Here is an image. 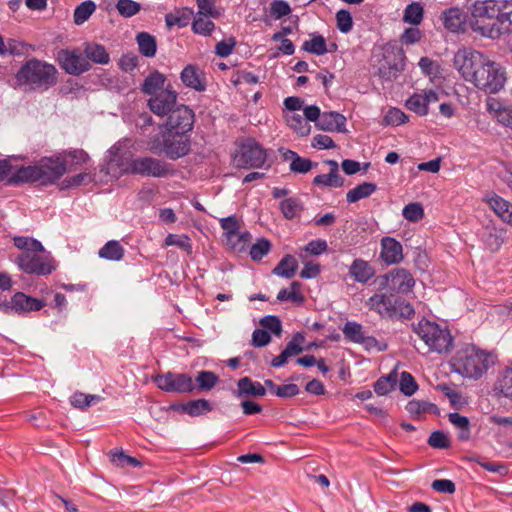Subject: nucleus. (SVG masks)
<instances>
[{
  "mask_svg": "<svg viewBox=\"0 0 512 512\" xmlns=\"http://www.w3.org/2000/svg\"><path fill=\"white\" fill-rule=\"evenodd\" d=\"M271 249V243L265 239L261 238L254 243L250 249V257L253 260H261Z\"/></svg>",
  "mask_w": 512,
  "mask_h": 512,
  "instance_id": "0e129e2a",
  "label": "nucleus"
},
{
  "mask_svg": "<svg viewBox=\"0 0 512 512\" xmlns=\"http://www.w3.org/2000/svg\"><path fill=\"white\" fill-rule=\"evenodd\" d=\"M183 412L190 416H199L212 410V406L208 400L197 399L191 400L182 406Z\"/></svg>",
  "mask_w": 512,
  "mask_h": 512,
  "instance_id": "a18cd8bd",
  "label": "nucleus"
},
{
  "mask_svg": "<svg viewBox=\"0 0 512 512\" xmlns=\"http://www.w3.org/2000/svg\"><path fill=\"white\" fill-rule=\"evenodd\" d=\"M14 245L22 250V252H44V247L41 242L30 237H15Z\"/></svg>",
  "mask_w": 512,
  "mask_h": 512,
  "instance_id": "3c124183",
  "label": "nucleus"
},
{
  "mask_svg": "<svg viewBox=\"0 0 512 512\" xmlns=\"http://www.w3.org/2000/svg\"><path fill=\"white\" fill-rule=\"evenodd\" d=\"M399 389L406 396H411L417 391L418 384L409 372L401 373Z\"/></svg>",
  "mask_w": 512,
  "mask_h": 512,
  "instance_id": "13d9d810",
  "label": "nucleus"
},
{
  "mask_svg": "<svg viewBox=\"0 0 512 512\" xmlns=\"http://www.w3.org/2000/svg\"><path fill=\"white\" fill-rule=\"evenodd\" d=\"M194 16V11L190 8H178L173 12H170L165 15V23L169 29L174 26L178 28H184L189 23L191 18Z\"/></svg>",
  "mask_w": 512,
  "mask_h": 512,
  "instance_id": "bb28decb",
  "label": "nucleus"
},
{
  "mask_svg": "<svg viewBox=\"0 0 512 512\" xmlns=\"http://www.w3.org/2000/svg\"><path fill=\"white\" fill-rule=\"evenodd\" d=\"M485 201L502 220L512 209V204L496 193L487 194Z\"/></svg>",
  "mask_w": 512,
  "mask_h": 512,
  "instance_id": "72a5a7b5",
  "label": "nucleus"
},
{
  "mask_svg": "<svg viewBox=\"0 0 512 512\" xmlns=\"http://www.w3.org/2000/svg\"><path fill=\"white\" fill-rule=\"evenodd\" d=\"M475 21V16L468 19V14L459 8L450 7V32H465L468 27L472 29L471 22Z\"/></svg>",
  "mask_w": 512,
  "mask_h": 512,
  "instance_id": "a878e982",
  "label": "nucleus"
},
{
  "mask_svg": "<svg viewBox=\"0 0 512 512\" xmlns=\"http://www.w3.org/2000/svg\"><path fill=\"white\" fill-rule=\"evenodd\" d=\"M317 128L329 132H344L346 127V118L338 112H323Z\"/></svg>",
  "mask_w": 512,
  "mask_h": 512,
  "instance_id": "412c9836",
  "label": "nucleus"
},
{
  "mask_svg": "<svg viewBox=\"0 0 512 512\" xmlns=\"http://www.w3.org/2000/svg\"><path fill=\"white\" fill-rule=\"evenodd\" d=\"M472 30L497 39L512 32V0H484L474 4Z\"/></svg>",
  "mask_w": 512,
  "mask_h": 512,
  "instance_id": "f03ea898",
  "label": "nucleus"
},
{
  "mask_svg": "<svg viewBox=\"0 0 512 512\" xmlns=\"http://www.w3.org/2000/svg\"><path fill=\"white\" fill-rule=\"evenodd\" d=\"M96 4L92 0H87L78 5L73 14L74 23L82 25L95 12Z\"/></svg>",
  "mask_w": 512,
  "mask_h": 512,
  "instance_id": "de8ad7c7",
  "label": "nucleus"
},
{
  "mask_svg": "<svg viewBox=\"0 0 512 512\" xmlns=\"http://www.w3.org/2000/svg\"><path fill=\"white\" fill-rule=\"evenodd\" d=\"M413 330L431 351L442 353L448 350V330L441 329L437 323L422 319Z\"/></svg>",
  "mask_w": 512,
  "mask_h": 512,
  "instance_id": "1a4fd4ad",
  "label": "nucleus"
},
{
  "mask_svg": "<svg viewBox=\"0 0 512 512\" xmlns=\"http://www.w3.org/2000/svg\"><path fill=\"white\" fill-rule=\"evenodd\" d=\"M453 63L455 69L466 81L486 93L494 94L504 88L505 69L479 51L459 50L454 55Z\"/></svg>",
  "mask_w": 512,
  "mask_h": 512,
  "instance_id": "f257e3e1",
  "label": "nucleus"
},
{
  "mask_svg": "<svg viewBox=\"0 0 512 512\" xmlns=\"http://www.w3.org/2000/svg\"><path fill=\"white\" fill-rule=\"evenodd\" d=\"M313 184L317 186L338 188L343 186L344 179L339 173L329 172L328 174L317 175L313 179Z\"/></svg>",
  "mask_w": 512,
  "mask_h": 512,
  "instance_id": "09e8293b",
  "label": "nucleus"
},
{
  "mask_svg": "<svg viewBox=\"0 0 512 512\" xmlns=\"http://www.w3.org/2000/svg\"><path fill=\"white\" fill-rule=\"evenodd\" d=\"M424 16V9L419 2H412L408 4L404 10L403 21L405 23L417 26L419 25Z\"/></svg>",
  "mask_w": 512,
  "mask_h": 512,
  "instance_id": "a19ab883",
  "label": "nucleus"
},
{
  "mask_svg": "<svg viewBox=\"0 0 512 512\" xmlns=\"http://www.w3.org/2000/svg\"><path fill=\"white\" fill-rule=\"evenodd\" d=\"M377 189L376 184L371 182H364L362 184L357 185L350 191H348L346 195L347 202L355 203L361 199L369 197L373 194Z\"/></svg>",
  "mask_w": 512,
  "mask_h": 512,
  "instance_id": "4c0bfd02",
  "label": "nucleus"
},
{
  "mask_svg": "<svg viewBox=\"0 0 512 512\" xmlns=\"http://www.w3.org/2000/svg\"><path fill=\"white\" fill-rule=\"evenodd\" d=\"M237 387L238 389L235 392L237 397L243 395L264 396L266 394L265 387L259 382L252 381L249 377L239 379Z\"/></svg>",
  "mask_w": 512,
  "mask_h": 512,
  "instance_id": "c85d7f7f",
  "label": "nucleus"
},
{
  "mask_svg": "<svg viewBox=\"0 0 512 512\" xmlns=\"http://www.w3.org/2000/svg\"><path fill=\"white\" fill-rule=\"evenodd\" d=\"M379 287L390 292L407 294L414 285L413 275L405 268H394L378 277Z\"/></svg>",
  "mask_w": 512,
  "mask_h": 512,
  "instance_id": "9d476101",
  "label": "nucleus"
},
{
  "mask_svg": "<svg viewBox=\"0 0 512 512\" xmlns=\"http://www.w3.org/2000/svg\"><path fill=\"white\" fill-rule=\"evenodd\" d=\"M285 118L288 126L292 128L298 135L307 136L310 133L311 126L300 114L289 113L286 114Z\"/></svg>",
  "mask_w": 512,
  "mask_h": 512,
  "instance_id": "79ce46f5",
  "label": "nucleus"
},
{
  "mask_svg": "<svg viewBox=\"0 0 512 512\" xmlns=\"http://www.w3.org/2000/svg\"><path fill=\"white\" fill-rule=\"evenodd\" d=\"M481 240L490 251H497L503 244L504 237L495 227L487 226L481 233Z\"/></svg>",
  "mask_w": 512,
  "mask_h": 512,
  "instance_id": "c756f323",
  "label": "nucleus"
},
{
  "mask_svg": "<svg viewBox=\"0 0 512 512\" xmlns=\"http://www.w3.org/2000/svg\"><path fill=\"white\" fill-rule=\"evenodd\" d=\"M198 6V16H205L211 18H219L221 13L215 7V3L213 0H196Z\"/></svg>",
  "mask_w": 512,
  "mask_h": 512,
  "instance_id": "bf43d9fd",
  "label": "nucleus"
},
{
  "mask_svg": "<svg viewBox=\"0 0 512 512\" xmlns=\"http://www.w3.org/2000/svg\"><path fill=\"white\" fill-rule=\"evenodd\" d=\"M397 384V373L390 372L387 376L380 377L374 384V391L379 396L387 395Z\"/></svg>",
  "mask_w": 512,
  "mask_h": 512,
  "instance_id": "49530a36",
  "label": "nucleus"
},
{
  "mask_svg": "<svg viewBox=\"0 0 512 512\" xmlns=\"http://www.w3.org/2000/svg\"><path fill=\"white\" fill-rule=\"evenodd\" d=\"M298 264L296 259L292 255H286L283 257L277 266L273 269L275 275L290 279L294 277Z\"/></svg>",
  "mask_w": 512,
  "mask_h": 512,
  "instance_id": "e433bc0d",
  "label": "nucleus"
},
{
  "mask_svg": "<svg viewBox=\"0 0 512 512\" xmlns=\"http://www.w3.org/2000/svg\"><path fill=\"white\" fill-rule=\"evenodd\" d=\"M180 78L183 84L196 91H204L203 73L195 65H187L181 72Z\"/></svg>",
  "mask_w": 512,
  "mask_h": 512,
  "instance_id": "4be33fe9",
  "label": "nucleus"
},
{
  "mask_svg": "<svg viewBox=\"0 0 512 512\" xmlns=\"http://www.w3.org/2000/svg\"><path fill=\"white\" fill-rule=\"evenodd\" d=\"M374 57L377 58L376 74L384 82L396 80L405 69V53L395 45L385 44L381 47V53Z\"/></svg>",
  "mask_w": 512,
  "mask_h": 512,
  "instance_id": "0eeeda50",
  "label": "nucleus"
},
{
  "mask_svg": "<svg viewBox=\"0 0 512 512\" xmlns=\"http://www.w3.org/2000/svg\"><path fill=\"white\" fill-rule=\"evenodd\" d=\"M214 28V23L207 19V17H201L198 15L194 17V21L192 22V30L194 33L203 36H209L213 32Z\"/></svg>",
  "mask_w": 512,
  "mask_h": 512,
  "instance_id": "603ef678",
  "label": "nucleus"
},
{
  "mask_svg": "<svg viewBox=\"0 0 512 512\" xmlns=\"http://www.w3.org/2000/svg\"><path fill=\"white\" fill-rule=\"evenodd\" d=\"M402 215L408 221L417 222L424 217V210L420 203L413 202L403 208Z\"/></svg>",
  "mask_w": 512,
  "mask_h": 512,
  "instance_id": "052dcab7",
  "label": "nucleus"
},
{
  "mask_svg": "<svg viewBox=\"0 0 512 512\" xmlns=\"http://www.w3.org/2000/svg\"><path fill=\"white\" fill-rule=\"evenodd\" d=\"M300 283L297 281H294L290 285V290L287 289H281L277 295V299L279 301H293V302H302L303 296L300 293Z\"/></svg>",
  "mask_w": 512,
  "mask_h": 512,
  "instance_id": "4d7b16f0",
  "label": "nucleus"
},
{
  "mask_svg": "<svg viewBox=\"0 0 512 512\" xmlns=\"http://www.w3.org/2000/svg\"><path fill=\"white\" fill-rule=\"evenodd\" d=\"M101 400L99 395L94 394H85V393H75L71 397V404L75 408L84 409L92 404L98 403Z\"/></svg>",
  "mask_w": 512,
  "mask_h": 512,
  "instance_id": "864d4df0",
  "label": "nucleus"
},
{
  "mask_svg": "<svg viewBox=\"0 0 512 512\" xmlns=\"http://www.w3.org/2000/svg\"><path fill=\"white\" fill-rule=\"evenodd\" d=\"M7 56L22 57L30 55L34 50L35 46L27 42L9 38L7 40Z\"/></svg>",
  "mask_w": 512,
  "mask_h": 512,
  "instance_id": "c9c22d12",
  "label": "nucleus"
},
{
  "mask_svg": "<svg viewBox=\"0 0 512 512\" xmlns=\"http://www.w3.org/2000/svg\"><path fill=\"white\" fill-rule=\"evenodd\" d=\"M266 159V151L254 140L244 142L234 156V162L239 168H261Z\"/></svg>",
  "mask_w": 512,
  "mask_h": 512,
  "instance_id": "9b49d317",
  "label": "nucleus"
},
{
  "mask_svg": "<svg viewBox=\"0 0 512 512\" xmlns=\"http://www.w3.org/2000/svg\"><path fill=\"white\" fill-rule=\"evenodd\" d=\"M125 172L143 177L163 178L173 173L171 165L151 156L137 157L129 161Z\"/></svg>",
  "mask_w": 512,
  "mask_h": 512,
  "instance_id": "6e6552de",
  "label": "nucleus"
},
{
  "mask_svg": "<svg viewBox=\"0 0 512 512\" xmlns=\"http://www.w3.org/2000/svg\"><path fill=\"white\" fill-rule=\"evenodd\" d=\"M283 158L285 161L290 162V170L295 173L305 174L309 172L313 166L317 165V163H313L308 158L300 157L296 152L289 149L283 152Z\"/></svg>",
  "mask_w": 512,
  "mask_h": 512,
  "instance_id": "393cba45",
  "label": "nucleus"
},
{
  "mask_svg": "<svg viewBox=\"0 0 512 512\" xmlns=\"http://www.w3.org/2000/svg\"><path fill=\"white\" fill-rule=\"evenodd\" d=\"M219 377L212 371L202 370L198 372L195 383L199 391H210L218 383Z\"/></svg>",
  "mask_w": 512,
  "mask_h": 512,
  "instance_id": "c03bdc74",
  "label": "nucleus"
},
{
  "mask_svg": "<svg viewBox=\"0 0 512 512\" xmlns=\"http://www.w3.org/2000/svg\"><path fill=\"white\" fill-rule=\"evenodd\" d=\"M177 93L171 89L160 91L148 99L149 109L157 116H168L178 105Z\"/></svg>",
  "mask_w": 512,
  "mask_h": 512,
  "instance_id": "dca6fc26",
  "label": "nucleus"
},
{
  "mask_svg": "<svg viewBox=\"0 0 512 512\" xmlns=\"http://www.w3.org/2000/svg\"><path fill=\"white\" fill-rule=\"evenodd\" d=\"M380 259L387 265L398 264L403 260L402 244L393 237L381 239Z\"/></svg>",
  "mask_w": 512,
  "mask_h": 512,
  "instance_id": "f3484780",
  "label": "nucleus"
},
{
  "mask_svg": "<svg viewBox=\"0 0 512 512\" xmlns=\"http://www.w3.org/2000/svg\"><path fill=\"white\" fill-rule=\"evenodd\" d=\"M157 387L169 393H190L195 389V383L186 373L167 372L157 375L154 379Z\"/></svg>",
  "mask_w": 512,
  "mask_h": 512,
  "instance_id": "f8f14e48",
  "label": "nucleus"
},
{
  "mask_svg": "<svg viewBox=\"0 0 512 512\" xmlns=\"http://www.w3.org/2000/svg\"><path fill=\"white\" fill-rule=\"evenodd\" d=\"M85 57L98 64H108L110 61L109 54L105 47L100 44H88L85 48Z\"/></svg>",
  "mask_w": 512,
  "mask_h": 512,
  "instance_id": "ea45409f",
  "label": "nucleus"
},
{
  "mask_svg": "<svg viewBox=\"0 0 512 512\" xmlns=\"http://www.w3.org/2000/svg\"><path fill=\"white\" fill-rule=\"evenodd\" d=\"M349 274L355 281L359 283H367L374 276L375 270L369 262L358 258L352 262L349 268Z\"/></svg>",
  "mask_w": 512,
  "mask_h": 512,
  "instance_id": "b1692460",
  "label": "nucleus"
},
{
  "mask_svg": "<svg viewBox=\"0 0 512 512\" xmlns=\"http://www.w3.org/2000/svg\"><path fill=\"white\" fill-rule=\"evenodd\" d=\"M406 107L409 110H411L419 115H426L428 113V108L425 103L424 93L423 94L415 93L412 96H410L406 100Z\"/></svg>",
  "mask_w": 512,
  "mask_h": 512,
  "instance_id": "6e6d98bb",
  "label": "nucleus"
},
{
  "mask_svg": "<svg viewBox=\"0 0 512 512\" xmlns=\"http://www.w3.org/2000/svg\"><path fill=\"white\" fill-rule=\"evenodd\" d=\"M58 61L62 69L71 75H80L90 68L88 60L78 50H60Z\"/></svg>",
  "mask_w": 512,
  "mask_h": 512,
  "instance_id": "2eb2a0df",
  "label": "nucleus"
},
{
  "mask_svg": "<svg viewBox=\"0 0 512 512\" xmlns=\"http://www.w3.org/2000/svg\"><path fill=\"white\" fill-rule=\"evenodd\" d=\"M116 9L121 16L130 18L140 12L141 5L133 0H118Z\"/></svg>",
  "mask_w": 512,
  "mask_h": 512,
  "instance_id": "5fc2aeb1",
  "label": "nucleus"
},
{
  "mask_svg": "<svg viewBox=\"0 0 512 512\" xmlns=\"http://www.w3.org/2000/svg\"><path fill=\"white\" fill-rule=\"evenodd\" d=\"M260 324L268 333L271 332L277 336L282 333L281 321L277 316H265L261 319Z\"/></svg>",
  "mask_w": 512,
  "mask_h": 512,
  "instance_id": "774afa93",
  "label": "nucleus"
},
{
  "mask_svg": "<svg viewBox=\"0 0 512 512\" xmlns=\"http://www.w3.org/2000/svg\"><path fill=\"white\" fill-rule=\"evenodd\" d=\"M56 67L37 58L27 60L17 71L15 78L19 86L29 90L45 91L57 83Z\"/></svg>",
  "mask_w": 512,
  "mask_h": 512,
  "instance_id": "20e7f679",
  "label": "nucleus"
},
{
  "mask_svg": "<svg viewBox=\"0 0 512 512\" xmlns=\"http://www.w3.org/2000/svg\"><path fill=\"white\" fill-rule=\"evenodd\" d=\"M495 391L512 400V366L503 369L495 383Z\"/></svg>",
  "mask_w": 512,
  "mask_h": 512,
  "instance_id": "7c9ffc66",
  "label": "nucleus"
},
{
  "mask_svg": "<svg viewBox=\"0 0 512 512\" xmlns=\"http://www.w3.org/2000/svg\"><path fill=\"white\" fill-rule=\"evenodd\" d=\"M45 303L37 298L28 296L22 292L15 293L10 300V307L17 313L39 311Z\"/></svg>",
  "mask_w": 512,
  "mask_h": 512,
  "instance_id": "6ab92c4d",
  "label": "nucleus"
},
{
  "mask_svg": "<svg viewBox=\"0 0 512 512\" xmlns=\"http://www.w3.org/2000/svg\"><path fill=\"white\" fill-rule=\"evenodd\" d=\"M137 44L140 53L145 57H154L157 51V44L155 38L147 33L140 32L136 36Z\"/></svg>",
  "mask_w": 512,
  "mask_h": 512,
  "instance_id": "58836bf2",
  "label": "nucleus"
},
{
  "mask_svg": "<svg viewBox=\"0 0 512 512\" xmlns=\"http://www.w3.org/2000/svg\"><path fill=\"white\" fill-rule=\"evenodd\" d=\"M165 81L166 77L162 73L159 71H154L145 78L143 84L141 85V91L144 94L150 95V97L157 95L160 91L165 90Z\"/></svg>",
  "mask_w": 512,
  "mask_h": 512,
  "instance_id": "cd10ccee",
  "label": "nucleus"
},
{
  "mask_svg": "<svg viewBox=\"0 0 512 512\" xmlns=\"http://www.w3.org/2000/svg\"><path fill=\"white\" fill-rule=\"evenodd\" d=\"M337 28L342 33H349L353 28V19L348 10L341 9L336 13Z\"/></svg>",
  "mask_w": 512,
  "mask_h": 512,
  "instance_id": "e2e57ef3",
  "label": "nucleus"
},
{
  "mask_svg": "<svg viewBox=\"0 0 512 512\" xmlns=\"http://www.w3.org/2000/svg\"><path fill=\"white\" fill-rule=\"evenodd\" d=\"M408 121V116L398 108H390L384 116L386 125L398 126Z\"/></svg>",
  "mask_w": 512,
  "mask_h": 512,
  "instance_id": "338daca9",
  "label": "nucleus"
},
{
  "mask_svg": "<svg viewBox=\"0 0 512 512\" xmlns=\"http://www.w3.org/2000/svg\"><path fill=\"white\" fill-rule=\"evenodd\" d=\"M111 461L119 467L141 466V462L138 459L132 456H128L124 454L122 451H111Z\"/></svg>",
  "mask_w": 512,
  "mask_h": 512,
  "instance_id": "680f3d73",
  "label": "nucleus"
},
{
  "mask_svg": "<svg viewBox=\"0 0 512 512\" xmlns=\"http://www.w3.org/2000/svg\"><path fill=\"white\" fill-rule=\"evenodd\" d=\"M220 225L221 228L225 231L227 243L232 248H237L239 246V243L234 242V238H237L239 242H242V240H245V237H250L249 232L239 231V222L237 217L234 215L222 218L220 220Z\"/></svg>",
  "mask_w": 512,
  "mask_h": 512,
  "instance_id": "aec40b11",
  "label": "nucleus"
},
{
  "mask_svg": "<svg viewBox=\"0 0 512 512\" xmlns=\"http://www.w3.org/2000/svg\"><path fill=\"white\" fill-rule=\"evenodd\" d=\"M195 123L194 111L186 105H178L167 116V120L160 126V129L184 132L191 134Z\"/></svg>",
  "mask_w": 512,
  "mask_h": 512,
  "instance_id": "ddd939ff",
  "label": "nucleus"
},
{
  "mask_svg": "<svg viewBox=\"0 0 512 512\" xmlns=\"http://www.w3.org/2000/svg\"><path fill=\"white\" fill-rule=\"evenodd\" d=\"M305 341V336L302 332H297L293 335L292 339L287 343L284 351L290 356L299 355L303 351L302 344Z\"/></svg>",
  "mask_w": 512,
  "mask_h": 512,
  "instance_id": "69168bd1",
  "label": "nucleus"
},
{
  "mask_svg": "<svg viewBox=\"0 0 512 512\" xmlns=\"http://www.w3.org/2000/svg\"><path fill=\"white\" fill-rule=\"evenodd\" d=\"M39 183L42 185L53 184L67 171L66 164L61 160H51L39 166Z\"/></svg>",
  "mask_w": 512,
  "mask_h": 512,
  "instance_id": "a211bd4d",
  "label": "nucleus"
},
{
  "mask_svg": "<svg viewBox=\"0 0 512 512\" xmlns=\"http://www.w3.org/2000/svg\"><path fill=\"white\" fill-rule=\"evenodd\" d=\"M150 151L164 154L170 160H177L189 154L191 134L160 129V134L149 142Z\"/></svg>",
  "mask_w": 512,
  "mask_h": 512,
  "instance_id": "39448f33",
  "label": "nucleus"
},
{
  "mask_svg": "<svg viewBox=\"0 0 512 512\" xmlns=\"http://www.w3.org/2000/svg\"><path fill=\"white\" fill-rule=\"evenodd\" d=\"M312 38L304 41L302 49L311 54L323 55L328 52L325 38L319 34H312Z\"/></svg>",
  "mask_w": 512,
  "mask_h": 512,
  "instance_id": "37998d69",
  "label": "nucleus"
},
{
  "mask_svg": "<svg viewBox=\"0 0 512 512\" xmlns=\"http://www.w3.org/2000/svg\"><path fill=\"white\" fill-rule=\"evenodd\" d=\"M342 332L346 339L358 344L361 343L365 336L362 325L354 321L346 322Z\"/></svg>",
  "mask_w": 512,
  "mask_h": 512,
  "instance_id": "8fccbe9b",
  "label": "nucleus"
},
{
  "mask_svg": "<svg viewBox=\"0 0 512 512\" xmlns=\"http://www.w3.org/2000/svg\"><path fill=\"white\" fill-rule=\"evenodd\" d=\"M497 360L498 356L494 351L467 344L450 359V368L465 378L478 380L487 374Z\"/></svg>",
  "mask_w": 512,
  "mask_h": 512,
  "instance_id": "7ed1b4c3",
  "label": "nucleus"
},
{
  "mask_svg": "<svg viewBox=\"0 0 512 512\" xmlns=\"http://www.w3.org/2000/svg\"><path fill=\"white\" fill-rule=\"evenodd\" d=\"M39 252H22L18 255L16 263L19 268L28 274L48 275L55 269L51 259L43 257Z\"/></svg>",
  "mask_w": 512,
  "mask_h": 512,
  "instance_id": "4468645a",
  "label": "nucleus"
},
{
  "mask_svg": "<svg viewBox=\"0 0 512 512\" xmlns=\"http://www.w3.org/2000/svg\"><path fill=\"white\" fill-rule=\"evenodd\" d=\"M279 209L285 219L291 220L301 213L303 205L299 198L290 197L279 203Z\"/></svg>",
  "mask_w": 512,
  "mask_h": 512,
  "instance_id": "f704fd0d",
  "label": "nucleus"
},
{
  "mask_svg": "<svg viewBox=\"0 0 512 512\" xmlns=\"http://www.w3.org/2000/svg\"><path fill=\"white\" fill-rule=\"evenodd\" d=\"M124 248L119 241H108L98 252L100 258L109 261H120L124 257Z\"/></svg>",
  "mask_w": 512,
  "mask_h": 512,
  "instance_id": "2f4dec72",
  "label": "nucleus"
},
{
  "mask_svg": "<svg viewBox=\"0 0 512 512\" xmlns=\"http://www.w3.org/2000/svg\"><path fill=\"white\" fill-rule=\"evenodd\" d=\"M39 171L37 165L14 167L12 175L8 178V183L39 182Z\"/></svg>",
  "mask_w": 512,
  "mask_h": 512,
  "instance_id": "5701e85b",
  "label": "nucleus"
},
{
  "mask_svg": "<svg viewBox=\"0 0 512 512\" xmlns=\"http://www.w3.org/2000/svg\"><path fill=\"white\" fill-rule=\"evenodd\" d=\"M366 305L383 318L409 319L414 315V309L410 303L393 294H374L366 301Z\"/></svg>",
  "mask_w": 512,
  "mask_h": 512,
  "instance_id": "423d86ee",
  "label": "nucleus"
},
{
  "mask_svg": "<svg viewBox=\"0 0 512 512\" xmlns=\"http://www.w3.org/2000/svg\"><path fill=\"white\" fill-rule=\"evenodd\" d=\"M450 423L458 431V439L467 441L470 438V421L466 416L460 415L458 412H450Z\"/></svg>",
  "mask_w": 512,
  "mask_h": 512,
  "instance_id": "473e14b6",
  "label": "nucleus"
}]
</instances>
